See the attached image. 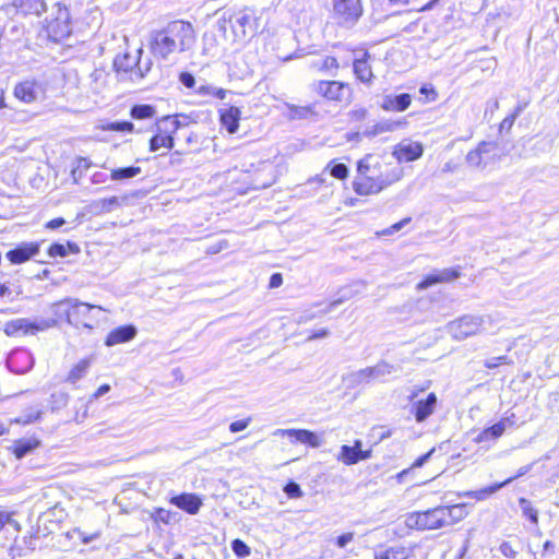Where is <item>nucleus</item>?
Instances as JSON below:
<instances>
[{"mask_svg":"<svg viewBox=\"0 0 559 559\" xmlns=\"http://www.w3.org/2000/svg\"><path fill=\"white\" fill-rule=\"evenodd\" d=\"M194 44L193 26L185 21H173L164 28L152 31L148 35L151 53L162 60H168L173 53L188 51Z\"/></svg>","mask_w":559,"mask_h":559,"instance_id":"1","label":"nucleus"},{"mask_svg":"<svg viewBox=\"0 0 559 559\" xmlns=\"http://www.w3.org/2000/svg\"><path fill=\"white\" fill-rule=\"evenodd\" d=\"M258 21L257 11L252 8L227 10L218 17L217 29L226 40H243L258 32Z\"/></svg>","mask_w":559,"mask_h":559,"instance_id":"2","label":"nucleus"},{"mask_svg":"<svg viewBox=\"0 0 559 559\" xmlns=\"http://www.w3.org/2000/svg\"><path fill=\"white\" fill-rule=\"evenodd\" d=\"M55 313L74 326L82 325L93 330L100 322L105 311L100 306L82 302L79 299L68 298L53 304Z\"/></svg>","mask_w":559,"mask_h":559,"instance_id":"3","label":"nucleus"},{"mask_svg":"<svg viewBox=\"0 0 559 559\" xmlns=\"http://www.w3.org/2000/svg\"><path fill=\"white\" fill-rule=\"evenodd\" d=\"M402 168L395 167L391 171L381 174L377 177L358 176L353 181V189L359 195L376 194L399 181L402 178Z\"/></svg>","mask_w":559,"mask_h":559,"instance_id":"4","label":"nucleus"},{"mask_svg":"<svg viewBox=\"0 0 559 559\" xmlns=\"http://www.w3.org/2000/svg\"><path fill=\"white\" fill-rule=\"evenodd\" d=\"M405 524L409 528L419 531L448 527L442 506L426 511L412 512L407 514Z\"/></svg>","mask_w":559,"mask_h":559,"instance_id":"5","label":"nucleus"},{"mask_svg":"<svg viewBox=\"0 0 559 559\" xmlns=\"http://www.w3.org/2000/svg\"><path fill=\"white\" fill-rule=\"evenodd\" d=\"M47 31L56 40L68 37L71 32V17L67 5L61 2H53L51 12L46 17Z\"/></svg>","mask_w":559,"mask_h":559,"instance_id":"6","label":"nucleus"},{"mask_svg":"<svg viewBox=\"0 0 559 559\" xmlns=\"http://www.w3.org/2000/svg\"><path fill=\"white\" fill-rule=\"evenodd\" d=\"M180 128L177 118L164 117L156 123V134L150 140V151L156 152L162 147L170 150L174 147L173 134Z\"/></svg>","mask_w":559,"mask_h":559,"instance_id":"7","label":"nucleus"},{"mask_svg":"<svg viewBox=\"0 0 559 559\" xmlns=\"http://www.w3.org/2000/svg\"><path fill=\"white\" fill-rule=\"evenodd\" d=\"M56 324L53 319H41L32 321L26 318H19L11 320L4 325V333L8 336H17L20 334H35L39 331H45Z\"/></svg>","mask_w":559,"mask_h":559,"instance_id":"8","label":"nucleus"},{"mask_svg":"<svg viewBox=\"0 0 559 559\" xmlns=\"http://www.w3.org/2000/svg\"><path fill=\"white\" fill-rule=\"evenodd\" d=\"M333 12L341 26L352 27L362 15L361 0H335Z\"/></svg>","mask_w":559,"mask_h":559,"instance_id":"9","label":"nucleus"},{"mask_svg":"<svg viewBox=\"0 0 559 559\" xmlns=\"http://www.w3.org/2000/svg\"><path fill=\"white\" fill-rule=\"evenodd\" d=\"M484 323L483 317L464 316L448 325L449 332L456 340H464L468 336L475 335L480 331Z\"/></svg>","mask_w":559,"mask_h":559,"instance_id":"10","label":"nucleus"},{"mask_svg":"<svg viewBox=\"0 0 559 559\" xmlns=\"http://www.w3.org/2000/svg\"><path fill=\"white\" fill-rule=\"evenodd\" d=\"M35 359L32 353L25 348L13 350L8 359L7 366L11 372L23 374L28 372L34 366Z\"/></svg>","mask_w":559,"mask_h":559,"instance_id":"11","label":"nucleus"},{"mask_svg":"<svg viewBox=\"0 0 559 559\" xmlns=\"http://www.w3.org/2000/svg\"><path fill=\"white\" fill-rule=\"evenodd\" d=\"M43 93L41 84L35 80L22 81L15 85L13 91L14 96L25 104L34 103Z\"/></svg>","mask_w":559,"mask_h":559,"instance_id":"12","label":"nucleus"},{"mask_svg":"<svg viewBox=\"0 0 559 559\" xmlns=\"http://www.w3.org/2000/svg\"><path fill=\"white\" fill-rule=\"evenodd\" d=\"M274 436H286L290 438L292 442H300L311 448H319L321 445V440L317 433L307 429H277L274 431Z\"/></svg>","mask_w":559,"mask_h":559,"instance_id":"13","label":"nucleus"},{"mask_svg":"<svg viewBox=\"0 0 559 559\" xmlns=\"http://www.w3.org/2000/svg\"><path fill=\"white\" fill-rule=\"evenodd\" d=\"M39 252V243L22 242L16 248L7 252L5 257L12 264H21L28 261Z\"/></svg>","mask_w":559,"mask_h":559,"instance_id":"14","label":"nucleus"},{"mask_svg":"<svg viewBox=\"0 0 559 559\" xmlns=\"http://www.w3.org/2000/svg\"><path fill=\"white\" fill-rule=\"evenodd\" d=\"M460 274L461 273L459 267L443 269L433 274L427 275L421 282L417 284V289L424 290L439 283L452 282L459 278Z\"/></svg>","mask_w":559,"mask_h":559,"instance_id":"15","label":"nucleus"},{"mask_svg":"<svg viewBox=\"0 0 559 559\" xmlns=\"http://www.w3.org/2000/svg\"><path fill=\"white\" fill-rule=\"evenodd\" d=\"M273 165L266 160L259 162L255 170L254 177L252 179V188L253 189H264L270 187L274 182L273 176Z\"/></svg>","mask_w":559,"mask_h":559,"instance_id":"16","label":"nucleus"},{"mask_svg":"<svg viewBox=\"0 0 559 559\" xmlns=\"http://www.w3.org/2000/svg\"><path fill=\"white\" fill-rule=\"evenodd\" d=\"M424 147L418 142H412V143H400L394 152L393 155L395 158L400 162H413L423 156Z\"/></svg>","mask_w":559,"mask_h":559,"instance_id":"17","label":"nucleus"},{"mask_svg":"<svg viewBox=\"0 0 559 559\" xmlns=\"http://www.w3.org/2000/svg\"><path fill=\"white\" fill-rule=\"evenodd\" d=\"M437 403L438 397L435 393H429L425 400L415 402L413 409L416 421H425L435 412Z\"/></svg>","mask_w":559,"mask_h":559,"instance_id":"18","label":"nucleus"},{"mask_svg":"<svg viewBox=\"0 0 559 559\" xmlns=\"http://www.w3.org/2000/svg\"><path fill=\"white\" fill-rule=\"evenodd\" d=\"M136 328L132 324L122 325L109 332L105 340L106 346H115L133 340L136 335Z\"/></svg>","mask_w":559,"mask_h":559,"instance_id":"19","label":"nucleus"},{"mask_svg":"<svg viewBox=\"0 0 559 559\" xmlns=\"http://www.w3.org/2000/svg\"><path fill=\"white\" fill-rule=\"evenodd\" d=\"M170 503L189 514H197L202 506V500L194 493H180L173 497Z\"/></svg>","mask_w":559,"mask_h":559,"instance_id":"20","label":"nucleus"},{"mask_svg":"<svg viewBox=\"0 0 559 559\" xmlns=\"http://www.w3.org/2000/svg\"><path fill=\"white\" fill-rule=\"evenodd\" d=\"M412 103V97L407 93L399 95H385L381 108L385 111H404Z\"/></svg>","mask_w":559,"mask_h":559,"instance_id":"21","label":"nucleus"},{"mask_svg":"<svg viewBox=\"0 0 559 559\" xmlns=\"http://www.w3.org/2000/svg\"><path fill=\"white\" fill-rule=\"evenodd\" d=\"M369 58L370 55L368 51H365L361 58H356L353 61L354 74L356 75L357 80L366 84H371L373 79V73L368 62Z\"/></svg>","mask_w":559,"mask_h":559,"instance_id":"22","label":"nucleus"},{"mask_svg":"<svg viewBox=\"0 0 559 559\" xmlns=\"http://www.w3.org/2000/svg\"><path fill=\"white\" fill-rule=\"evenodd\" d=\"M13 5L22 15L39 16L43 12L47 11V3L45 0H14Z\"/></svg>","mask_w":559,"mask_h":559,"instance_id":"23","label":"nucleus"},{"mask_svg":"<svg viewBox=\"0 0 559 559\" xmlns=\"http://www.w3.org/2000/svg\"><path fill=\"white\" fill-rule=\"evenodd\" d=\"M240 109L237 107H229L221 111V123L228 131V133H236L239 128Z\"/></svg>","mask_w":559,"mask_h":559,"instance_id":"24","label":"nucleus"},{"mask_svg":"<svg viewBox=\"0 0 559 559\" xmlns=\"http://www.w3.org/2000/svg\"><path fill=\"white\" fill-rule=\"evenodd\" d=\"M444 511V516L447 521V526L454 525L459 523L463 519H465L468 514L466 510V504L457 503L452 506H442Z\"/></svg>","mask_w":559,"mask_h":559,"instance_id":"25","label":"nucleus"},{"mask_svg":"<svg viewBox=\"0 0 559 559\" xmlns=\"http://www.w3.org/2000/svg\"><path fill=\"white\" fill-rule=\"evenodd\" d=\"M359 447H362L360 440H355L354 445H342L341 451L337 455V460L346 465H354L359 462Z\"/></svg>","mask_w":559,"mask_h":559,"instance_id":"26","label":"nucleus"},{"mask_svg":"<svg viewBox=\"0 0 559 559\" xmlns=\"http://www.w3.org/2000/svg\"><path fill=\"white\" fill-rule=\"evenodd\" d=\"M343 382L348 389H355L359 385L371 383V380L367 368H362L343 376Z\"/></svg>","mask_w":559,"mask_h":559,"instance_id":"27","label":"nucleus"},{"mask_svg":"<svg viewBox=\"0 0 559 559\" xmlns=\"http://www.w3.org/2000/svg\"><path fill=\"white\" fill-rule=\"evenodd\" d=\"M511 481H513V478H508L502 483H496L491 486L485 487L479 490L465 491L464 493H461L460 496L475 498L476 500H485L490 495L497 492L498 490H500L502 487L510 484Z\"/></svg>","mask_w":559,"mask_h":559,"instance_id":"28","label":"nucleus"},{"mask_svg":"<svg viewBox=\"0 0 559 559\" xmlns=\"http://www.w3.org/2000/svg\"><path fill=\"white\" fill-rule=\"evenodd\" d=\"M325 90V99L331 102H342L344 92L348 90V85L340 81H326Z\"/></svg>","mask_w":559,"mask_h":559,"instance_id":"29","label":"nucleus"},{"mask_svg":"<svg viewBox=\"0 0 559 559\" xmlns=\"http://www.w3.org/2000/svg\"><path fill=\"white\" fill-rule=\"evenodd\" d=\"M371 382L382 381L385 377L395 371V367L386 361H380L376 366L367 367Z\"/></svg>","mask_w":559,"mask_h":559,"instance_id":"30","label":"nucleus"},{"mask_svg":"<svg viewBox=\"0 0 559 559\" xmlns=\"http://www.w3.org/2000/svg\"><path fill=\"white\" fill-rule=\"evenodd\" d=\"M310 67L320 72L330 73L335 76L340 69V62L335 57L325 56L321 61H313Z\"/></svg>","mask_w":559,"mask_h":559,"instance_id":"31","label":"nucleus"},{"mask_svg":"<svg viewBox=\"0 0 559 559\" xmlns=\"http://www.w3.org/2000/svg\"><path fill=\"white\" fill-rule=\"evenodd\" d=\"M39 445V441L33 438L15 441L12 451L16 459H22Z\"/></svg>","mask_w":559,"mask_h":559,"instance_id":"32","label":"nucleus"},{"mask_svg":"<svg viewBox=\"0 0 559 559\" xmlns=\"http://www.w3.org/2000/svg\"><path fill=\"white\" fill-rule=\"evenodd\" d=\"M91 364L92 358L80 360L68 373L67 382L74 384L84 378L91 367Z\"/></svg>","mask_w":559,"mask_h":559,"instance_id":"33","label":"nucleus"},{"mask_svg":"<svg viewBox=\"0 0 559 559\" xmlns=\"http://www.w3.org/2000/svg\"><path fill=\"white\" fill-rule=\"evenodd\" d=\"M408 557L409 551L403 546H392L374 554V559H407Z\"/></svg>","mask_w":559,"mask_h":559,"instance_id":"34","label":"nucleus"},{"mask_svg":"<svg viewBox=\"0 0 559 559\" xmlns=\"http://www.w3.org/2000/svg\"><path fill=\"white\" fill-rule=\"evenodd\" d=\"M78 253L80 252V248L76 243L68 241L67 245L63 243H52L48 249V254L51 258H64L68 255V252Z\"/></svg>","mask_w":559,"mask_h":559,"instance_id":"35","label":"nucleus"},{"mask_svg":"<svg viewBox=\"0 0 559 559\" xmlns=\"http://www.w3.org/2000/svg\"><path fill=\"white\" fill-rule=\"evenodd\" d=\"M138 57L139 55L132 56L128 52L122 56H117L114 61V67L117 71H131L133 70L135 64H138Z\"/></svg>","mask_w":559,"mask_h":559,"instance_id":"36","label":"nucleus"},{"mask_svg":"<svg viewBox=\"0 0 559 559\" xmlns=\"http://www.w3.org/2000/svg\"><path fill=\"white\" fill-rule=\"evenodd\" d=\"M142 169L138 166H129V167H122L112 169L110 174V178L114 181H121L126 179H131L140 175Z\"/></svg>","mask_w":559,"mask_h":559,"instance_id":"37","label":"nucleus"},{"mask_svg":"<svg viewBox=\"0 0 559 559\" xmlns=\"http://www.w3.org/2000/svg\"><path fill=\"white\" fill-rule=\"evenodd\" d=\"M504 430L506 428L503 427V423L498 421L491 427L483 430L477 437V441L496 440L503 435Z\"/></svg>","mask_w":559,"mask_h":559,"instance_id":"38","label":"nucleus"},{"mask_svg":"<svg viewBox=\"0 0 559 559\" xmlns=\"http://www.w3.org/2000/svg\"><path fill=\"white\" fill-rule=\"evenodd\" d=\"M130 115L136 120L152 118L155 115V108L147 104L134 105L131 108Z\"/></svg>","mask_w":559,"mask_h":559,"instance_id":"39","label":"nucleus"},{"mask_svg":"<svg viewBox=\"0 0 559 559\" xmlns=\"http://www.w3.org/2000/svg\"><path fill=\"white\" fill-rule=\"evenodd\" d=\"M402 126L401 121H381L372 127L370 131H367L369 135H378L384 132H392Z\"/></svg>","mask_w":559,"mask_h":559,"instance_id":"40","label":"nucleus"},{"mask_svg":"<svg viewBox=\"0 0 559 559\" xmlns=\"http://www.w3.org/2000/svg\"><path fill=\"white\" fill-rule=\"evenodd\" d=\"M519 504L522 509L523 515L526 516L532 523L537 524L538 511L532 506L531 501L526 498H520Z\"/></svg>","mask_w":559,"mask_h":559,"instance_id":"41","label":"nucleus"},{"mask_svg":"<svg viewBox=\"0 0 559 559\" xmlns=\"http://www.w3.org/2000/svg\"><path fill=\"white\" fill-rule=\"evenodd\" d=\"M40 409L37 407H29L25 409L17 418L14 419L17 424H31L40 417Z\"/></svg>","mask_w":559,"mask_h":559,"instance_id":"42","label":"nucleus"},{"mask_svg":"<svg viewBox=\"0 0 559 559\" xmlns=\"http://www.w3.org/2000/svg\"><path fill=\"white\" fill-rule=\"evenodd\" d=\"M133 129L134 124L130 121H115L103 126V130L115 132H132Z\"/></svg>","mask_w":559,"mask_h":559,"instance_id":"43","label":"nucleus"},{"mask_svg":"<svg viewBox=\"0 0 559 559\" xmlns=\"http://www.w3.org/2000/svg\"><path fill=\"white\" fill-rule=\"evenodd\" d=\"M75 167L72 169V176L76 181L83 176V174L91 167L92 163L86 157H79L75 162Z\"/></svg>","mask_w":559,"mask_h":559,"instance_id":"44","label":"nucleus"},{"mask_svg":"<svg viewBox=\"0 0 559 559\" xmlns=\"http://www.w3.org/2000/svg\"><path fill=\"white\" fill-rule=\"evenodd\" d=\"M231 549L240 558H246L251 554L250 547L238 538L231 542Z\"/></svg>","mask_w":559,"mask_h":559,"instance_id":"45","label":"nucleus"},{"mask_svg":"<svg viewBox=\"0 0 559 559\" xmlns=\"http://www.w3.org/2000/svg\"><path fill=\"white\" fill-rule=\"evenodd\" d=\"M328 167H330V174L336 179H345L348 176V168L345 164L338 163V164H330Z\"/></svg>","mask_w":559,"mask_h":559,"instance_id":"46","label":"nucleus"},{"mask_svg":"<svg viewBox=\"0 0 559 559\" xmlns=\"http://www.w3.org/2000/svg\"><path fill=\"white\" fill-rule=\"evenodd\" d=\"M483 154L479 152L478 147L472 150L466 155V162L469 166L473 167H481L483 164Z\"/></svg>","mask_w":559,"mask_h":559,"instance_id":"47","label":"nucleus"},{"mask_svg":"<svg viewBox=\"0 0 559 559\" xmlns=\"http://www.w3.org/2000/svg\"><path fill=\"white\" fill-rule=\"evenodd\" d=\"M411 222V217H406L395 224H393L392 226H390L389 228H385L383 229L382 231L379 233V235L381 236H390V235H393L394 233H397L400 231L405 225H407L408 223Z\"/></svg>","mask_w":559,"mask_h":559,"instance_id":"48","label":"nucleus"},{"mask_svg":"<svg viewBox=\"0 0 559 559\" xmlns=\"http://www.w3.org/2000/svg\"><path fill=\"white\" fill-rule=\"evenodd\" d=\"M284 492L289 498H300L302 496V490H301L300 486L295 481H289L284 487Z\"/></svg>","mask_w":559,"mask_h":559,"instance_id":"49","label":"nucleus"},{"mask_svg":"<svg viewBox=\"0 0 559 559\" xmlns=\"http://www.w3.org/2000/svg\"><path fill=\"white\" fill-rule=\"evenodd\" d=\"M521 111H522V108L518 107L513 114L506 117L500 123V131H503V130L509 131L512 128L515 119L519 117Z\"/></svg>","mask_w":559,"mask_h":559,"instance_id":"50","label":"nucleus"},{"mask_svg":"<svg viewBox=\"0 0 559 559\" xmlns=\"http://www.w3.org/2000/svg\"><path fill=\"white\" fill-rule=\"evenodd\" d=\"M5 525H11L15 530L19 528V523L12 519V514L9 512L0 511V530L4 528Z\"/></svg>","mask_w":559,"mask_h":559,"instance_id":"51","label":"nucleus"},{"mask_svg":"<svg viewBox=\"0 0 559 559\" xmlns=\"http://www.w3.org/2000/svg\"><path fill=\"white\" fill-rule=\"evenodd\" d=\"M142 52H143L142 48H139L136 50V53L139 56H141ZM135 67L138 68V72H139L140 78H144L146 75V73H148L150 70H151L152 61L147 60L144 64H142L141 61H140V57H138V64H135Z\"/></svg>","mask_w":559,"mask_h":559,"instance_id":"52","label":"nucleus"},{"mask_svg":"<svg viewBox=\"0 0 559 559\" xmlns=\"http://www.w3.org/2000/svg\"><path fill=\"white\" fill-rule=\"evenodd\" d=\"M477 147L483 156H486L498 148V143L491 141H481Z\"/></svg>","mask_w":559,"mask_h":559,"instance_id":"53","label":"nucleus"},{"mask_svg":"<svg viewBox=\"0 0 559 559\" xmlns=\"http://www.w3.org/2000/svg\"><path fill=\"white\" fill-rule=\"evenodd\" d=\"M499 550L506 558L510 559H514L518 555V551L508 542H503L500 545Z\"/></svg>","mask_w":559,"mask_h":559,"instance_id":"54","label":"nucleus"},{"mask_svg":"<svg viewBox=\"0 0 559 559\" xmlns=\"http://www.w3.org/2000/svg\"><path fill=\"white\" fill-rule=\"evenodd\" d=\"M290 110L294 112V116L297 118H307L308 115L312 114V107L311 106H293L290 107Z\"/></svg>","mask_w":559,"mask_h":559,"instance_id":"55","label":"nucleus"},{"mask_svg":"<svg viewBox=\"0 0 559 559\" xmlns=\"http://www.w3.org/2000/svg\"><path fill=\"white\" fill-rule=\"evenodd\" d=\"M501 364H508L507 356H499V357H492V358L486 359L484 365L488 369H493Z\"/></svg>","mask_w":559,"mask_h":559,"instance_id":"56","label":"nucleus"},{"mask_svg":"<svg viewBox=\"0 0 559 559\" xmlns=\"http://www.w3.org/2000/svg\"><path fill=\"white\" fill-rule=\"evenodd\" d=\"M250 424V418L233 421L229 425L230 432H239L245 430Z\"/></svg>","mask_w":559,"mask_h":559,"instance_id":"57","label":"nucleus"},{"mask_svg":"<svg viewBox=\"0 0 559 559\" xmlns=\"http://www.w3.org/2000/svg\"><path fill=\"white\" fill-rule=\"evenodd\" d=\"M102 203V210L103 211H106V212H109L111 211L112 209L117 207L119 205V200L117 197H111V198H108V199H103L100 201Z\"/></svg>","mask_w":559,"mask_h":559,"instance_id":"58","label":"nucleus"},{"mask_svg":"<svg viewBox=\"0 0 559 559\" xmlns=\"http://www.w3.org/2000/svg\"><path fill=\"white\" fill-rule=\"evenodd\" d=\"M179 81L180 83L188 87V88H192L195 84V79L194 76L189 73V72H182L180 75H179Z\"/></svg>","mask_w":559,"mask_h":559,"instance_id":"59","label":"nucleus"},{"mask_svg":"<svg viewBox=\"0 0 559 559\" xmlns=\"http://www.w3.org/2000/svg\"><path fill=\"white\" fill-rule=\"evenodd\" d=\"M325 85H326V81H323V80H320V81H314L312 84H311V90L321 95L322 97L325 98V95H326V90H325Z\"/></svg>","mask_w":559,"mask_h":559,"instance_id":"60","label":"nucleus"},{"mask_svg":"<svg viewBox=\"0 0 559 559\" xmlns=\"http://www.w3.org/2000/svg\"><path fill=\"white\" fill-rule=\"evenodd\" d=\"M353 539H354V533H352V532L345 533L337 537L336 545L340 548H345L347 546V544L350 543Z\"/></svg>","mask_w":559,"mask_h":559,"instance_id":"61","label":"nucleus"},{"mask_svg":"<svg viewBox=\"0 0 559 559\" xmlns=\"http://www.w3.org/2000/svg\"><path fill=\"white\" fill-rule=\"evenodd\" d=\"M68 535L71 538H74L75 536L82 538L83 544H88L96 537V535L85 536L80 528H74L72 532L68 533Z\"/></svg>","mask_w":559,"mask_h":559,"instance_id":"62","label":"nucleus"},{"mask_svg":"<svg viewBox=\"0 0 559 559\" xmlns=\"http://www.w3.org/2000/svg\"><path fill=\"white\" fill-rule=\"evenodd\" d=\"M350 118L356 121H361L366 119L368 115V110L366 108H357L349 112Z\"/></svg>","mask_w":559,"mask_h":559,"instance_id":"63","label":"nucleus"},{"mask_svg":"<svg viewBox=\"0 0 559 559\" xmlns=\"http://www.w3.org/2000/svg\"><path fill=\"white\" fill-rule=\"evenodd\" d=\"M171 512L170 511H167V510H164V509H159L157 510L156 512V519L168 524L171 520Z\"/></svg>","mask_w":559,"mask_h":559,"instance_id":"64","label":"nucleus"}]
</instances>
